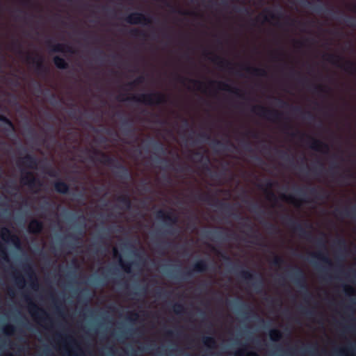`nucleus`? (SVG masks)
Here are the masks:
<instances>
[{
  "label": "nucleus",
  "mask_w": 356,
  "mask_h": 356,
  "mask_svg": "<svg viewBox=\"0 0 356 356\" xmlns=\"http://www.w3.org/2000/svg\"><path fill=\"white\" fill-rule=\"evenodd\" d=\"M307 138L310 142L309 147L315 151L321 152L325 154H327L330 150L328 144L323 141L313 138L310 136H307Z\"/></svg>",
  "instance_id": "obj_15"
},
{
  "label": "nucleus",
  "mask_w": 356,
  "mask_h": 356,
  "mask_svg": "<svg viewBox=\"0 0 356 356\" xmlns=\"http://www.w3.org/2000/svg\"><path fill=\"white\" fill-rule=\"evenodd\" d=\"M312 92L318 95L327 94L330 91V88L321 84H314L312 86Z\"/></svg>",
  "instance_id": "obj_31"
},
{
  "label": "nucleus",
  "mask_w": 356,
  "mask_h": 356,
  "mask_svg": "<svg viewBox=\"0 0 356 356\" xmlns=\"http://www.w3.org/2000/svg\"><path fill=\"white\" fill-rule=\"evenodd\" d=\"M343 290H344L346 295L349 296H356V291L352 286H348V285H344Z\"/></svg>",
  "instance_id": "obj_49"
},
{
  "label": "nucleus",
  "mask_w": 356,
  "mask_h": 356,
  "mask_svg": "<svg viewBox=\"0 0 356 356\" xmlns=\"http://www.w3.org/2000/svg\"><path fill=\"white\" fill-rule=\"evenodd\" d=\"M316 245L320 249H326V241L325 239V234H322V236L316 238Z\"/></svg>",
  "instance_id": "obj_45"
},
{
  "label": "nucleus",
  "mask_w": 356,
  "mask_h": 356,
  "mask_svg": "<svg viewBox=\"0 0 356 356\" xmlns=\"http://www.w3.org/2000/svg\"><path fill=\"white\" fill-rule=\"evenodd\" d=\"M238 276L247 282L255 280V282L252 283L253 288L258 293L262 291L264 280L261 275H254L248 270H243L239 272Z\"/></svg>",
  "instance_id": "obj_8"
},
{
  "label": "nucleus",
  "mask_w": 356,
  "mask_h": 356,
  "mask_svg": "<svg viewBox=\"0 0 356 356\" xmlns=\"http://www.w3.org/2000/svg\"><path fill=\"white\" fill-rule=\"evenodd\" d=\"M265 11L268 13L269 17L272 19H279L281 17V14H280L279 15H276L273 12H272L270 10L266 9Z\"/></svg>",
  "instance_id": "obj_57"
},
{
  "label": "nucleus",
  "mask_w": 356,
  "mask_h": 356,
  "mask_svg": "<svg viewBox=\"0 0 356 356\" xmlns=\"http://www.w3.org/2000/svg\"><path fill=\"white\" fill-rule=\"evenodd\" d=\"M298 21L296 19H289L287 18L286 24L289 26H294L296 23H297Z\"/></svg>",
  "instance_id": "obj_63"
},
{
  "label": "nucleus",
  "mask_w": 356,
  "mask_h": 356,
  "mask_svg": "<svg viewBox=\"0 0 356 356\" xmlns=\"http://www.w3.org/2000/svg\"><path fill=\"white\" fill-rule=\"evenodd\" d=\"M33 176V173L31 171H24L22 170V176L20 178V182L24 185L26 186L31 179V177Z\"/></svg>",
  "instance_id": "obj_36"
},
{
  "label": "nucleus",
  "mask_w": 356,
  "mask_h": 356,
  "mask_svg": "<svg viewBox=\"0 0 356 356\" xmlns=\"http://www.w3.org/2000/svg\"><path fill=\"white\" fill-rule=\"evenodd\" d=\"M145 81V77L143 76H139L134 81L129 82L127 85L131 88L136 86L142 84Z\"/></svg>",
  "instance_id": "obj_44"
},
{
  "label": "nucleus",
  "mask_w": 356,
  "mask_h": 356,
  "mask_svg": "<svg viewBox=\"0 0 356 356\" xmlns=\"http://www.w3.org/2000/svg\"><path fill=\"white\" fill-rule=\"evenodd\" d=\"M15 332V327L13 325L8 324L3 327V332L7 335H11Z\"/></svg>",
  "instance_id": "obj_50"
},
{
  "label": "nucleus",
  "mask_w": 356,
  "mask_h": 356,
  "mask_svg": "<svg viewBox=\"0 0 356 356\" xmlns=\"http://www.w3.org/2000/svg\"><path fill=\"white\" fill-rule=\"evenodd\" d=\"M124 94L119 95L116 99L120 102L134 101L148 106L160 105L167 102L166 96L159 92L134 95L131 97L127 98H124Z\"/></svg>",
  "instance_id": "obj_1"
},
{
  "label": "nucleus",
  "mask_w": 356,
  "mask_h": 356,
  "mask_svg": "<svg viewBox=\"0 0 356 356\" xmlns=\"http://www.w3.org/2000/svg\"><path fill=\"white\" fill-rule=\"evenodd\" d=\"M335 243L341 250H346V247H347L346 241L343 238H341L338 239L335 242Z\"/></svg>",
  "instance_id": "obj_51"
},
{
  "label": "nucleus",
  "mask_w": 356,
  "mask_h": 356,
  "mask_svg": "<svg viewBox=\"0 0 356 356\" xmlns=\"http://www.w3.org/2000/svg\"><path fill=\"white\" fill-rule=\"evenodd\" d=\"M176 80L182 84H184V83L187 81L189 83H193L194 86H195L198 90L204 91L203 88L205 86V85L203 82H202L199 80L188 79L185 76H181L179 74L176 75Z\"/></svg>",
  "instance_id": "obj_21"
},
{
  "label": "nucleus",
  "mask_w": 356,
  "mask_h": 356,
  "mask_svg": "<svg viewBox=\"0 0 356 356\" xmlns=\"http://www.w3.org/2000/svg\"><path fill=\"white\" fill-rule=\"evenodd\" d=\"M266 228L270 232H274L278 230V228L275 225L270 222L266 223Z\"/></svg>",
  "instance_id": "obj_55"
},
{
  "label": "nucleus",
  "mask_w": 356,
  "mask_h": 356,
  "mask_svg": "<svg viewBox=\"0 0 356 356\" xmlns=\"http://www.w3.org/2000/svg\"><path fill=\"white\" fill-rule=\"evenodd\" d=\"M12 47H13V49H20L21 48V44L20 42H19L18 40H15L13 41L12 42Z\"/></svg>",
  "instance_id": "obj_61"
},
{
  "label": "nucleus",
  "mask_w": 356,
  "mask_h": 356,
  "mask_svg": "<svg viewBox=\"0 0 356 356\" xmlns=\"http://www.w3.org/2000/svg\"><path fill=\"white\" fill-rule=\"evenodd\" d=\"M293 111L296 113H301L305 116L307 115L309 120L314 119V116L310 112H304L300 107H293Z\"/></svg>",
  "instance_id": "obj_48"
},
{
  "label": "nucleus",
  "mask_w": 356,
  "mask_h": 356,
  "mask_svg": "<svg viewBox=\"0 0 356 356\" xmlns=\"http://www.w3.org/2000/svg\"><path fill=\"white\" fill-rule=\"evenodd\" d=\"M285 263L284 258L281 256L275 255L271 264L275 266H280Z\"/></svg>",
  "instance_id": "obj_46"
},
{
  "label": "nucleus",
  "mask_w": 356,
  "mask_h": 356,
  "mask_svg": "<svg viewBox=\"0 0 356 356\" xmlns=\"http://www.w3.org/2000/svg\"><path fill=\"white\" fill-rule=\"evenodd\" d=\"M113 255L114 257H119V264L122 268L124 270V272L127 273H130L131 272V265L132 263L131 262H127L122 260L120 254L119 253L117 248H113Z\"/></svg>",
  "instance_id": "obj_25"
},
{
  "label": "nucleus",
  "mask_w": 356,
  "mask_h": 356,
  "mask_svg": "<svg viewBox=\"0 0 356 356\" xmlns=\"http://www.w3.org/2000/svg\"><path fill=\"white\" fill-rule=\"evenodd\" d=\"M301 312L304 314H305L307 317L311 318L315 314V312L312 309H307L305 308H302L301 309Z\"/></svg>",
  "instance_id": "obj_54"
},
{
  "label": "nucleus",
  "mask_w": 356,
  "mask_h": 356,
  "mask_svg": "<svg viewBox=\"0 0 356 356\" xmlns=\"http://www.w3.org/2000/svg\"><path fill=\"white\" fill-rule=\"evenodd\" d=\"M215 83H217L218 88L220 90L227 91V92H229L231 93H233L236 96H237V97H240L241 99H244L245 98L244 94L242 93L241 90L239 88H238L232 87L229 83H227L226 82H222V81H211L209 82V84L211 85V86L215 84Z\"/></svg>",
  "instance_id": "obj_16"
},
{
  "label": "nucleus",
  "mask_w": 356,
  "mask_h": 356,
  "mask_svg": "<svg viewBox=\"0 0 356 356\" xmlns=\"http://www.w3.org/2000/svg\"><path fill=\"white\" fill-rule=\"evenodd\" d=\"M194 197L198 200L207 202L209 204H211V201L214 200V198L211 195L202 193H196L194 195Z\"/></svg>",
  "instance_id": "obj_33"
},
{
  "label": "nucleus",
  "mask_w": 356,
  "mask_h": 356,
  "mask_svg": "<svg viewBox=\"0 0 356 356\" xmlns=\"http://www.w3.org/2000/svg\"><path fill=\"white\" fill-rule=\"evenodd\" d=\"M92 153L94 156H99V157L97 159V161L99 163L115 168L118 170L115 171V175L118 177L122 179H128L131 177L129 170L126 166L121 164L115 157L111 156L106 153L98 149H94Z\"/></svg>",
  "instance_id": "obj_2"
},
{
  "label": "nucleus",
  "mask_w": 356,
  "mask_h": 356,
  "mask_svg": "<svg viewBox=\"0 0 356 356\" xmlns=\"http://www.w3.org/2000/svg\"><path fill=\"white\" fill-rule=\"evenodd\" d=\"M15 282L18 287L22 288L25 285V280L22 275L17 273L15 274Z\"/></svg>",
  "instance_id": "obj_43"
},
{
  "label": "nucleus",
  "mask_w": 356,
  "mask_h": 356,
  "mask_svg": "<svg viewBox=\"0 0 356 356\" xmlns=\"http://www.w3.org/2000/svg\"><path fill=\"white\" fill-rule=\"evenodd\" d=\"M0 235L3 240L6 241H10L16 247H19V238L16 235L12 234L8 228L2 227L0 231Z\"/></svg>",
  "instance_id": "obj_19"
},
{
  "label": "nucleus",
  "mask_w": 356,
  "mask_h": 356,
  "mask_svg": "<svg viewBox=\"0 0 356 356\" xmlns=\"http://www.w3.org/2000/svg\"><path fill=\"white\" fill-rule=\"evenodd\" d=\"M47 44L50 48L51 52L70 54L74 53L73 48L70 45L65 43H57L56 44H52L51 40H47Z\"/></svg>",
  "instance_id": "obj_17"
},
{
  "label": "nucleus",
  "mask_w": 356,
  "mask_h": 356,
  "mask_svg": "<svg viewBox=\"0 0 356 356\" xmlns=\"http://www.w3.org/2000/svg\"><path fill=\"white\" fill-rule=\"evenodd\" d=\"M283 220L286 222V224L294 232L298 233L301 238L306 239L309 242L313 241L314 236L312 234L307 231L303 226L293 217L287 215L283 218Z\"/></svg>",
  "instance_id": "obj_6"
},
{
  "label": "nucleus",
  "mask_w": 356,
  "mask_h": 356,
  "mask_svg": "<svg viewBox=\"0 0 356 356\" xmlns=\"http://www.w3.org/2000/svg\"><path fill=\"white\" fill-rule=\"evenodd\" d=\"M173 312L177 315H181L185 313L186 309L184 306L181 303H175L172 307Z\"/></svg>",
  "instance_id": "obj_40"
},
{
  "label": "nucleus",
  "mask_w": 356,
  "mask_h": 356,
  "mask_svg": "<svg viewBox=\"0 0 356 356\" xmlns=\"http://www.w3.org/2000/svg\"><path fill=\"white\" fill-rule=\"evenodd\" d=\"M44 228L43 222L37 219H33L29 224L28 231L33 234H40Z\"/></svg>",
  "instance_id": "obj_20"
},
{
  "label": "nucleus",
  "mask_w": 356,
  "mask_h": 356,
  "mask_svg": "<svg viewBox=\"0 0 356 356\" xmlns=\"http://www.w3.org/2000/svg\"><path fill=\"white\" fill-rule=\"evenodd\" d=\"M198 136L204 140L210 139V135L207 133L200 134Z\"/></svg>",
  "instance_id": "obj_62"
},
{
  "label": "nucleus",
  "mask_w": 356,
  "mask_h": 356,
  "mask_svg": "<svg viewBox=\"0 0 356 356\" xmlns=\"http://www.w3.org/2000/svg\"><path fill=\"white\" fill-rule=\"evenodd\" d=\"M216 202H217L219 207L225 210L226 212L229 213L232 210V207L229 203H222L220 202L218 200H216Z\"/></svg>",
  "instance_id": "obj_47"
},
{
  "label": "nucleus",
  "mask_w": 356,
  "mask_h": 356,
  "mask_svg": "<svg viewBox=\"0 0 356 356\" xmlns=\"http://www.w3.org/2000/svg\"><path fill=\"white\" fill-rule=\"evenodd\" d=\"M242 67L248 73L254 76L266 77L268 74L267 71L264 68L254 67L249 65H242Z\"/></svg>",
  "instance_id": "obj_22"
},
{
  "label": "nucleus",
  "mask_w": 356,
  "mask_h": 356,
  "mask_svg": "<svg viewBox=\"0 0 356 356\" xmlns=\"http://www.w3.org/2000/svg\"><path fill=\"white\" fill-rule=\"evenodd\" d=\"M25 300L29 302V313L35 319H38L42 322H46L47 319L50 320L47 313L32 302L29 296H25Z\"/></svg>",
  "instance_id": "obj_9"
},
{
  "label": "nucleus",
  "mask_w": 356,
  "mask_h": 356,
  "mask_svg": "<svg viewBox=\"0 0 356 356\" xmlns=\"http://www.w3.org/2000/svg\"><path fill=\"white\" fill-rule=\"evenodd\" d=\"M156 218L162 220L165 225L166 229L164 232L168 234L174 235L178 229L174 227L178 222V217L170 212H167L163 209H159L156 213Z\"/></svg>",
  "instance_id": "obj_5"
},
{
  "label": "nucleus",
  "mask_w": 356,
  "mask_h": 356,
  "mask_svg": "<svg viewBox=\"0 0 356 356\" xmlns=\"http://www.w3.org/2000/svg\"><path fill=\"white\" fill-rule=\"evenodd\" d=\"M323 59L351 74H356V63L336 54H325Z\"/></svg>",
  "instance_id": "obj_3"
},
{
  "label": "nucleus",
  "mask_w": 356,
  "mask_h": 356,
  "mask_svg": "<svg viewBox=\"0 0 356 356\" xmlns=\"http://www.w3.org/2000/svg\"><path fill=\"white\" fill-rule=\"evenodd\" d=\"M126 22L129 24L148 25L152 23V19L140 12H134L129 14L124 18Z\"/></svg>",
  "instance_id": "obj_12"
},
{
  "label": "nucleus",
  "mask_w": 356,
  "mask_h": 356,
  "mask_svg": "<svg viewBox=\"0 0 356 356\" xmlns=\"http://www.w3.org/2000/svg\"><path fill=\"white\" fill-rule=\"evenodd\" d=\"M0 259L6 262H9L10 259L7 252V250L3 246H0Z\"/></svg>",
  "instance_id": "obj_42"
},
{
  "label": "nucleus",
  "mask_w": 356,
  "mask_h": 356,
  "mask_svg": "<svg viewBox=\"0 0 356 356\" xmlns=\"http://www.w3.org/2000/svg\"><path fill=\"white\" fill-rule=\"evenodd\" d=\"M210 234H211L213 236L216 237V238H222V235H223V232H220V231H210V232H208Z\"/></svg>",
  "instance_id": "obj_56"
},
{
  "label": "nucleus",
  "mask_w": 356,
  "mask_h": 356,
  "mask_svg": "<svg viewBox=\"0 0 356 356\" xmlns=\"http://www.w3.org/2000/svg\"><path fill=\"white\" fill-rule=\"evenodd\" d=\"M277 101L280 103V106L281 107L289 106V104L286 102H285V101H284V100H282L281 99H277Z\"/></svg>",
  "instance_id": "obj_64"
},
{
  "label": "nucleus",
  "mask_w": 356,
  "mask_h": 356,
  "mask_svg": "<svg viewBox=\"0 0 356 356\" xmlns=\"http://www.w3.org/2000/svg\"><path fill=\"white\" fill-rule=\"evenodd\" d=\"M158 162L165 163V164L164 166L165 168L171 167L172 165V163H170L169 161L165 159H159Z\"/></svg>",
  "instance_id": "obj_60"
},
{
  "label": "nucleus",
  "mask_w": 356,
  "mask_h": 356,
  "mask_svg": "<svg viewBox=\"0 0 356 356\" xmlns=\"http://www.w3.org/2000/svg\"><path fill=\"white\" fill-rule=\"evenodd\" d=\"M208 268L209 266L207 261L204 259H200L193 264L191 270L185 271L181 273V277L183 279H186L191 277L193 271L196 273H203L207 271Z\"/></svg>",
  "instance_id": "obj_13"
},
{
  "label": "nucleus",
  "mask_w": 356,
  "mask_h": 356,
  "mask_svg": "<svg viewBox=\"0 0 356 356\" xmlns=\"http://www.w3.org/2000/svg\"><path fill=\"white\" fill-rule=\"evenodd\" d=\"M154 148L156 150L163 152V153H164L165 152V148L164 147V145L161 142L154 141Z\"/></svg>",
  "instance_id": "obj_52"
},
{
  "label": "nucleus",
  "mask_w": 356,
  "mask_h": 356,
  "mask_svg": "<svg viewBox=\"0 0 356 356\" xmlns=\"http://www.w3.org/2000/svg\"><path fill=\"white\" fill-rule=\"evenodd\" d=\"M118 202L122 204L127 209H130L131 207V201L128 195H122L118 197Z\"/></svg>",
  "instance_id": "obj_32"
},
{
  "label": "nucleus",
  "mask_w": 356,
  "mask_h": 356,
  "mask_svg": "<svg viewBox=\"0 0 356 356\" xmlns=\"http://www.w3.org/2000/svg\"><path fill=\"white\" fill-rule=\"evenodd\" d=\"M55 66L60 70H66L69 67L67 62L62 57L56 56L53 59Z\"/></svg>",
  "instance_id": "obj_28"
},
{
  "label": "nucleus",
  "mask_w": 356,
  "mask_h": 356,
  "mask_svg": "<svg viewBox=\"0 0 356 356\" xmlns=\"http://www.w3.org/2000/svg\"><path fill=\"white\" fill-rule=\"evenodd\" d=\"M311 257L312 258L317 259L327 265L331 266L332 264L327 254L323 252L318 251L317 252L311 253Z\"/></svg>",
  "instance_id": "obj_27"
},
{
  "label": "nucleus",
  "mask_w": 356,
  "mask_h": 356,
  "mask_svg": "<svg viewBox=\"0 0 356 356\" xmlns=\"http://www.w3.org/2000/svg\"><path fill=\"white\" fill-rule=\"evenodd\" d=\"M280 199L292 203L297 207H299L300 205V201L297 200L293 195H286L284 193H282L280 195Z\"/></svg>",
  "instance_id": "obj_35"
},
{
  "label": "nucleus",
  "mask_w": 356,
  "mask_h": 356,
  "mask_svg": "<svg viewBox=\"0 0 356 356\" xmlns=\"http://www.w3.org/2000/svg\"><path fill=\"white\" fill-rule=\"evenodd\" d=\"M123 126H124V131H131L132 125L128 121H127V120L124 121L123 122Z\"/></svg>",
  "instance_id": "obj_59"
},
{
  "label": "nucleus",
  "mask_w": 356,
  "mask_h": 356,
  "mask_svg": "<svg viewBox=\"0 0 356 356\" xmlns=\"http://www.w3.org/2000/svg\"><path fill=\"white\" fill-rule=\"evenodd\" d=\"M54 190L60 194H67L70 191L68 184L60 179L54 182Z\"/></svg>",
  "instance_id": "obj_23"
},
{
  "label": "nucleus",
  "mask_w": 356,
  "mask_h": 356,
  "mask_svg": "<svg viewBox=\"0 0 356 356\" xmlns=\"http://www.w3.org/2000/svg\"><path fill=\"white\" fill-rule=\"evenodd\" d=\"M269 335H270V339L273 341H279L282 337V332H280V330H279L277 329L270 330V331L269 332Z\"/></svg>",
  "instance_id": "obj_38"
},
{
  "label": "nucleus",
  "mask_w": 356,
  "mask_h": 356,
  "mask_svg": "<svg viewBox=\"0 0 356 356\" xmlns=\"http://www.w3.org/2000/svg\"><path fill=\"white\" fill-rule=\"evenodd\" d=\"M0 121L3 122L6 126L3 129V131L8 135L15 131V125L13 122L4 115L0 114Z\"/></svg>",
  "instance_id": "obj_24"
},
{
  "label": "nucleus",
  "mask_w": 356,
  "mask_h": 356,
  "mask_svg": "<svg viewBox=\"0 0 356 356\" xmlns=\"http://www.w3.org/2000/svg\"><path fill=\"white\" fill-rule=\"evenodd\" d=\"M204 56L214 64L217 65L221 70L228 69L232 71L233 70L232 63L227 59L222 58L211 51H204Z\"/></svg>",
  "instance_id": "obj_11"
},
{
  "label": "nucleus",
  "mask_w": 356,
  "mask_h": 356,
  "mask_svg": "<svg viewBox=\"0 0 356 356\" xmlns=\"http://www.w3.org/2000/svg\"><path fill=\"white\" fill-rule=\"evenodd\" d=\"M26 61L35 65V71L40 76H46L49 72V69L44 65L43 58L37 55L33 57L30 54H27Z\"/></svg>",
  "instance_id": "obj_10"
},
{
  "label": "nucleus",
  "mask_w": 356,
  "mask_h": 356,
  "mask_svg": "<svg viewBox=\"0 0 356 356\" xmlns=\"http://www.w3.org/2000/svg\"><path fill=\"white\" fill-rule=\"evenodd\" d=\"M29 188H35L41 186L40 181L33 175L26 185Z\"/></svg>",
  "instance_id": "obj_39"
},
{
  "label": "nucleus",
  "mask_w": 356,
  "mask_h": 356,
  "mask_svg": "<svg viewBox=\"0 0 356 356\" xmlns=\"http://www.w3.org/2000/svg\"><path fill=\"white\" fill-rule=\"evenodd\" d=\"M251 112L271 122H279L283 117L282 112L267 108L262 105L252 106Z\"/></svg>",
  "instance_id": "obj_4"
},
{
  "label": "nucleus",
  "mask_w": 356,
  "mask_h": 356,
  "mask_svg": "<svg viewBox=\"0 0 356 356\" xmlns=\"http://www.w3.org/2000/svg\"><path fill=\"white\" fill-rule=\"evenodd\" d=\"M203 344L209 348H215L216 347V341L214 337L210 336H204L202 339Z\"/></svg>",
  "instance_id": "obj_30"
},
{
  "label": "nucleus",
  "mask_w": 356,
  "mask_h": 356,
  "mask_svg": "<svg viewBox=\"0 0 356 356\" xmlns=\"http://www.w3.org/2000/svg\"><path fill=\"white\" fill-rule=\"evenodd\" d=\"M23 270L29 278L31 288L36 290L39 286V284L38 277L31 263H24L23 264Z\"/></svg>",
  "instance_id": "obj_14"
},
{
  "label": "nucleus",
  "mask_w": 356,
  "mask_h": 356,
  "mask_svg": "<svg viewBox=\"0 0 356 356\" xmlns=\"http://www.w3.org/2000/svg\"><path fill=\"white\" fill-rule=\"evenodd\" d=\"M305 5L307 7L312 8L314 11L317 13H321L325 10V8L324 5H323L322 3L314 4L312 1H306L305 2Z\"/></svg>",
  "instance_id": "obj_34"
},
{
  "label": "nucleus",
  "mask_w": 356,
  "mask_h": 356,
  "mask_svg": "<svg viewBox=\"0 0 356 356\" xmlns=\"http://www.w3.org/2000/svg\"><path fill=\"white\" fill-rule=\"evenodd\" d=\"M279 153L280 154V158L285 161H289L290 160V156L289 154L286 152L279 151Z\"/></svg>",
  "instance_id": "obj_58"
},
{
  "label": "nucleus",
  "mask_w": 356,
  "mask_h": 356,
  "mask_svg": "<svg viewBox=\"0 0 356 356\" xmlns=\"http://www.w3.org/2000/svg\"><path fill=\"white\" fill-rule=\"evenodd\" d=\"M277 184V181H273L270 179H267L266 181L265 186L266 187V193H267V198L269 200H273L277 201V196L275 195V193H273L270 189L275 185Z\"/></svg>",
  "instance_id": "obj_26"
},
{
  "label": "nucleus",
  "mask_w": 356,
  "mask_h": 356,
  "mask_svg": "<svg viewBox=\"0 0 356 356\" xmlns=\"http://www.w3.org/2000/svg\"><path fill=\"white\" fill-rule=\"evenodd\" d=\"M129 34L133 38L143 40H145L147 37V34L144 31L140 30L136 28L131 29L129 31Z\"/></svg>",
  "instance_id": "obj_29"
},
{
  "label": "nucleus",
  "mask_w": 356,
  "mask_h": 356,
  "mask_svg": "<svg viewBox=\"0 0 356 356\" xmlns=\"http://www.w3.org/2000/svg\"><path fill=\"white\" fill-rule=\"evenodd\" d=\"M251 211L257 215L264 213V211L261 209L260 207L257 204H254L252 206Z\"/></svg>",
  "instance_id": "obj_53"
},
{
  "label": "nucleus",
  "mask_w": 356,
  "mask_h": 356,
  "mask_svg": "<svg viewBox=\"0 0 356 356\" xmlns=\"http://www.w3.org/2000/svg\"><path fill=\"white\" fill-rule=\"evenodd\" d=\"M38 164V160L36 156L31 154H26L18 162L17 165H24L30 169H36Z\"/></svg>",
  "instance_id": "obj_18"
},
{
  "label": "nucleus",
  "mask_w": 356,
  "mask_h": 356,
  "mask_svg": "<svg viewBox=\"0 0 356 356\" xmlns=\"http://www.w3.org/2000/svg\"><path fill=\"white\" fill-rule=\"evenodd\" d=\"M290 277L297 286L304 290L305 298H310L312 297V294L308 291L305 275L302 269L296 266L294 267Z\"/></svg>",
  "instance_id": "obj_7"
},
{
  "label": "nucleus",
  "mask_w": 356,
  "mask_h": 356,
  "mask_svg": "<svg viewBox=\"0 0 356 356\" xmlns=\"http://www.w3.org/2000/svg\"><path fill=\"white\" fill-rule=\"evenodd\" d=\"M346 24L350 27H356V18L353 16L346 15L343 18Z\"/></svg>",
  "instance_id": "obj_41"
},
{
  "label": "nucleus",
  "mask_w": 356,
  "mask_h": 356,
  "mask_svg": "<svg viewBox=\"0 0 356 356\" xmlns=\"http://www.w3.org/2000/svg\"><path fill=\"white\" fill-rule=\"evenodd\" d=\"M310 193L312 195H315L318 199H323V198L327 197V193L324 190L321 189L320 191H318L314 187L310 188Z\"/></svg>",
  "instance_id": "obj_37"
}]
</instances>
